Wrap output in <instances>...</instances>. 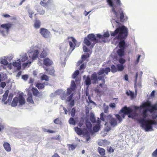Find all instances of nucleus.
Returning <instances> with one entry per match:
<instances>
[{
    "instance_id": "f257e3e1",
    "label": "nucleus",
    "mask_w": 157,
    "mask_h": 157,
    "mask_svg": "<svg viewBox=\"0 0 157 157\" xmlns=\"http://www.w3.org/2000/svg\"><path fill=\"white\" fill-rule=\"evenodd\" d=\"M118 33V35L116 36V38L120 40L118 46L121 48L125 49L126 47V44L124 40L125 39L128 35V29L124 26L119 27L117 28L113 32H111V36H114Z\"/></svg>"
},
{
    "instance_id": "f03ea898",
    "label": "nucleus",
    "mask_w": 157,
    "mask_h": 157,
    "mask_svg": "<svg viewBox=\"0 0 157 157\" xmlns=\"http://www.w3.org/2000/svg\"><path fill=\"white\" fill-rule=\"evenodd\" d=\"M111 69L109 67H107L105 69L101 68L98 72V74L99 76L98 77L97 75L95 72L92 74L91 76V79L93 81V83H95L97 82L98 80H102V82L104 83L105 80L104 78H106L105 77V75H108V73L110 72Z\"/></svg>"
},
{
    "instance_id": "7ed1b4c3",
    "label": "nucleus",
    "mask_w": 157,
    "mask_h": 157,
    "mask_svg": "<svg viewBox=\"0 0 157 157\" xmlns=\"http://www.w3.org/2000/svg\"><path fill=\"white\" fill-rule=\"evenodd\" d=\"M139 122L142 124V127L146 131H148L152 129V125L156 124V122L154 120L149 119L146 120L144 118L140 119Z\"/></svg>"
},
{
    "instance_id": "20e7f679",
    "label": "nucleus",
    "mask_w": 157,
    "mask_h": 157,
    "mask_svg": "<svg viewBox=\"0 0 157 157\" xmlns=\"http://www.w3.org/2000/svg\"><path fill=\"white\" fill-rule=\"evenodd\" d=\"M104 117L107 121H105V125L107 124L108 122H109L111 125L113 127H114L117 124L116 119L113 117L111 115H109L106 116H105Z\"/></svg>"
},
{
    "instance_id": "39448f33",
    "label": "nucleus",
    "mask_w": 157,
    "mask_h": 157,
    "mask_svg": "<svg viewBox=\"0 0 157 157\" xmlns=\"http://www.w3.org/2000/svg\"><path fill=\"white\" fill-rule=\"evenodd\" d=\"M121 112L124 113L121 115L122 118H124L125 114H130L132 112V109L129 107H127L126 106H124L122 108Z\"/></svg>"
},
{
    "instance_id": "423d86ee",
    "label": "nucleus",
    "mask_w": 157,
    "mask_h": 157,
    "mask_svg": "<svg viewBox=\"0 0 157 157\" xmlns=\"http://www.w3.org/2000/svg\"><path fill=\"white\" fill-rule=\"evenodd\" d=\"M40 33L42 36L46 38L49 37L50 34V33L47 29L43 28L40 29Z\"/></svg>"
},
{
    "instance_id": "0eeeda50",
    "label": "nucleus",
    "mask_w": 157,
    "mask_h": 157,
    "mask_svg": "<svg viewBox=\"0 0 157 157\" xmlns=\"http://www.w3.org/2000/svg\"><path fill=\"white\" fill-rule=\"evenodd\" d=\"M39 51L37 50H35L33 51L30 52L29 54V57L31 58L32 60H34L38 57Z\"/></svg>"
},
{
    "instance_id": "6e6552de",
    "label": "nucleus",
    "mask_w": 157,
    "mask_h": 157,
    "mask_svg": "<svg viewBox=\"0 0 157 157\" xmlns=\"http://www.w3.org/2000/svg\"><path fill=\"white\" fill-rule=\"evenodd\" d=\"M68 39H71V41H69V44L71 48H72V50L75 48V46L76 45V43L77 42L76 40L72 37H69Z\"/></svg>"
},
{
    "instance_id": "1a4fd4ad",
    "label": "nucleus",
    "mask_w": 157,
    "mask_h": 157,
    "mask_svg": "<svg viewBox=\"0 0 157 157\" xmlns=\"http://www.w3.org/2000/svg\"><path fill=\"white\" fill-rule=\"evenodd\" d=\"M13 24L12 23H6L1 25L0 26V28H2L6 29V31L8 32L10 29H11L13 26Z\"/></svg>"
},
{
    "instance_id": "9d476101",
    "label": "nucleus",
    "mask_w": 157,
    "mask_h": 157,
    "mask_svg": "<svg viewBox=\"0 0 157 157\" xmlns=\"http://www.w3.org/2000/svg\"><path fill=\"white\" fill-rule=\"evenodd\" d=\"M42 51L40 55V58H45L47 55V52L49 51L48 48L45 47L42 48Z\"/></svg>"
},
{
    "instance_id": "9b49d317",
    "label": "nucleus",
    "mask_w": 157,
    "mask_h": 157,
    "mask_svg": "<svg viewBox=\"0 0 157 157\" xmlns=\"http://www.w3.org/2000/svg\"><path fill=\"white\" fill-rule=\"evenodd\" d=\"M43 62L44 64L47 66H51L53 63L52 61L48 58H44Z\"/></svg>"
},
{
    "instance_id": "f8f14e48",
    "label": "nucleus",
    "mask_w": 157,
    "mask_h": 157,
    "mask_svg": "<svg viewBox=\"0 0 157 157\" xmlns=\"http://www.w3.org/2000/svg\"><path fill=\"white\" fill-rule=\"evenodd\" d=\"M107 2L109 6L112 7V11L113 12L114 15L117 17V13L115 10V8H114V4L113 3L112 0H107Z\"/></svg>"
},
{
    "instance_id": "ddd939ff",
    "label": "nucleus",
    "mask_w": 157,
    "mask_h": 157,
    "mask_svg": "<svg viewBox=\"0 0 157 157\" xmlns=\"http://www.w3.org/2000/svg\"><path fill=\"white\" fill-rule=\"evenodd\" d=\"M110 142L106 140H100L98 142V144L99 146H105L109 144Z\"/></svg>"
},
{
    "instance_id": "4468645a",
    "label": "nucleus",
    "mask_w": 157,
    "mask_h": 157,
    "mask_svg": "<svg viewBox=\"0 0 157 157\" xmlns=\"http://www.w3.org/2000/svg\"><path fill=\"white\" fill-rule=\"evenodd\" d=\"M87 38L91 41H95L94 43L98 42V40L97 39L95 35L93 34H89L87 36Z\"/></svg>"
},
{
    "instance_id": "2eb2a0df",
    "label": "nucleus",
    "mask_w": 157,
    "mask_h": 157,
    "mask_svg": "<svg viewBox=\"0 0 157 157\" xmlns=\"http://www.w3.org/2000/svg\"><path fill=\"white\" fill-rule=\"evenodd\" d=\"M9 93V91L8 90H6L3 95V98L2 99V101L4 102L5 104H6L8 103L7 100L6 101V100L7 99Z\"/></svg>"
},
{
    "instance_id": "dca6fc26",
    "label": "nucleus",
    "mask_w": 157,
    "mask_h": 157,
    "mask_svg": "<svg viewBox=\"0 0 157 157\" xmlns=\"http://www.w3.org/2000/svg\"><path fill=\"white\" fill-rule=\"evenodd\" d=\"M116 10L118 9V10L117 11L118 12L120 13V21L121 22H123L124 21V14L121 8H120V7L119 8V7H117V9H116Z\"/></svg>"
},
{
    "instance_id": "f3484780",
    "label": "nucleus",
    "mask_w": 157,
    "mask_h": 157,
    "mask_svg": "<svg viewBox=\"0 0 157 157\" xmlns=\"http://www.w3.org/2000/svg\"><path fill=\"white\" fill-rule=\"evenodd\" d=\"M109 36V34L108 32L105 33L103 35H101L99 34H97V37H99L100 39H101L102 40L105 38H107Z\"/></svg>"
},
{
    "instance_id": "a211bd4d",
    "label": "nucleus",
    "mask_w": 157,
    "mask_h": 157,
    "mask_svg": "<svg viewBox=\"0 0 157 157\" xmlns=\"http://www.w3.org/2000/svg\"><path fill=\"white\" fill-rule=\"evenodd\" d=\"M31 90L33 95L36 97H39L41 95V94L40 93L37 89L35 88H32Z\"/></svg>"
},
{
    "instance_id": "6ab92c4d",
    "label": "nucleus",
    "mask_w": 157,
    "mask_h": 157,
    "mask_svg": "<svg viewBox=\"0 0 157 157\" xmlns=\"http://www.w3.org/2000/svg\"><path fill=\"white\" fill-rule=\"evenodd\" d=\"M84 43L88 46L90 45V48H92L94 47V44H91L90 41L88 39V38H85L84 40Z\"/></svg>"
},
{
    "instance_id": "aec40b11",
    "label": "nucleus",
    "mask_w": 157,
    "mask_h": 157,
    "mask_svg": "<svg viewBox=\"0 0 157 157\" xmlns=\"http://www.w3.org/2000/svg\"><path fill=\"white\" fill-rule=\"evenodd\" d=\"M19 105H22L25 103V100L24 98L21 95H19L18 98Z\"/></svg>"
},
{
    "instance_id": "412c9836",
    "label": "nucleus",
    "mask_w": 157,
    "mask_h": 157,
    "mask_svg": "<svg viewBox=\"0 0 157 157\" xmlns=\"http://www.w3.org/2000/svg\"><path fill=\"white\" fill-rule=\"evenodd\" d=\"M90 56L89 54L88 53H86V55L83 54L82 56V60L81 61H79L78 62V63L80 65L84 61L86 60Z\"/></svg>"
},
{
    "instance_id": "4be33fe9",
    "label": "nucleus",
    "mask_w": 157,
    "mask_h": 157,
    "mask_svg": "<svg viewBox=\"0 0 157 157\" xmlns=\"http://www.w3.org/2000/svg\"><path fill=\"white\" fill-rule=\"evenodd\" d=\"M114 2L115 5H114V8L117 9V7L120 8L121 6L122 3L121 2L120 0H113Z\"/></svg>"
},
{
    "instance_id": "5701e85b",
    "label": "nucleus",
    "mask_w": 157,
    "mask_h": 157,
    "mask_svg": "<svg viewBox=\"0 0 157 157\" xmlns=\"http://www.w3.org/2000/svg\"><path fill=\"white\" fill-rule=\"evenodd\" d=\"M98 151L101 156H104L105 154V150L101 147H98Z\"/></svg>"
},
{
    "instance_id": "b1692460",
    "label": "nucleus",
    "mask_w": 157,
    "mask_h": 157,
    "mask_svg": "<svg viewBox=\"0 0 157 157\" xmlns=\"http://www.w3.org/2000/svg\"><path fill=\"white\" fill-rule=\"evenodd\" d=\"M28 97L27 99V101L29 103L34 104V101L33 99V96L31 93L28 94Z\"/></svg>"
},
{
    "instance_id": "393cba45",
    "label": "nucleus",
    "mask_w": 157,
    "mask_h": 157,
    "mask_svg": "<svg viewBox=\"0 0 157 157\" xmlns=\"http://www.w3.org/2000/svg\"><path fill=\"white\" fill-rule=\"evenodd\" d=\"M3 146L5 149L7 151H10L11 150L10 145L7 142H5L3 144Z\"/></svg>"
},
{
    "instance_id": "a878e982",
    "label": "nucleus",
    "mask_w": 157,
    "mask_h": 157,
    "mask_svg": "<svg viewBox=\"0 0 157 157\" xmlns=\"http://www.w3.org/2000/svg\"><path fill=\"white\" fill-rule=\"evenodd\" d=\"M49 3V0H43L40 1V4L42 6L45 7L48 6Z\"/></svg>"
},
{
    "instance_id": "bb28decb",
    "label": "nucleus",
    "mask_w": 157,
    "mask_h": 157,
    "mask_svg": "<svg viewBox=\"0 0 157 157\" xmlns=\"http://www.w3.org/2000/svg\"><path fill=\"white\" fill-rule=\"evenodd\" d=\"M13 65L14 67H17V69L19 70L21 69V65L20 62H17L16 61L14 62L13 63Z\"/></svg>"
},
{
    "instance_id": "cd10ccee",
    "label": "nucleus",
    "mask_w": 157,
    "mask_h": 157,
    "mask_svg": "<svg viewBox=\"0 0 157 157\" xmlns=\"http://www.w3.org/2000/svg\"><path fill=\"white\" fill-rule=\"evenodd\" d=\"M18 101V97H14L11 103V105L13 107L16 106L17 104V103Z\"/></svg>"
},
{
    "instance_id": "c85d7f7f",
    "label": "nucleus",
    "mask_w": 157,
    "mask_h": 157,
    "mask_svg": "<svg viewBox=\"0 0 157 157\" xmlns=\"http://www.w3.org/2000/svg\"><path fill=\"white\" fill-rule=\"evenodd\" d=\"M41 25V22L39 20H36L34 24V27L36 29H39Z\"/></svg>"
},
{
    "instance_id": "c756f323",
    "label": "nucleus",
    "mask_w": 157,
    "mask_h": 157,
    "mask_svg": "<svg viewBox=\"0 0 157 157\" xmlns=\"http://www.w3.org/2000/svg\"><path fill=\"white\" fill-rule=\"evenodd\" d=\"M84 136H86L87 137H90V132L86 128H83L82 129V134Z\"/></svg>"
},
{
    "instance_id": "7c9ffc66",
    "label": "nucleus",
    "mask_w": 157,
    "mask_h": 157,
    "mask_svg": "<svg viewBox=\"0 0 157 157\" xmlns=\"http://www.w3.org/2000/svg\"><path fill=\"white\" fill-rule=\"evenodd\" d=\"M124 49L120 48L118 50L117 53L118 55L120 57H122L124 55Z\"/></svg>"
},
{
    "instance_id": "2f4dec72",
    "label": "nucleus",
    "mask_w": 157,
    "mask_h": 157,
    "mask_svg": "<svg viewBox=\"0 0 157 157\" xmlns=\"http://www.w3.org/2000/svg\"><path fill=\"white\" fill-rule=\"evenodd\" d=\"M95 92L97 93V94L100 96L103 93V91L101 90L100 89V88L98 87L96 88Z\"/></svg>"
},
{
    "instance_id": "473e14b6",
    "label": "nucleus",
    "mask_w": 157,
    "mask_h": 157,
    "mask_svg": "<svg viewBox=\"0 0 157 157\" xmlns=\"http://www.w3.org/2000/svg\"><path fill=\"white\" fill-rule=\"evenodd\" d=\"M35 86L39 90H41L44 88V84L42 83H37L36 84Z\"/></svg>"
},
{
    "instance_id": "72a5a7b5",
    "label": "nucleus",
    "mask_w": 157,
    "mask_h": 157,
    "mask_svg": "<svg viewBox=\"0 0 157 157\" xmlns=\"http://www.w3.org/2000/svg\"><path fill=\"white\" fill-rule=\"evenodd\" d=\"M77 144L74 145L73 144H68V148L69 150H73L77 146Z\"/></svg>"
},
{
    "instance_id": "f704fd0d",
    "label": "nucleus",
    "mask_w": 157,
    "mask_h": 157,
    "mask_svg": "<svg viewBox=\"0 0 157 157\" xmlns=\"http://www.w3.org/2000/svg\"><path fill=\"white\" fill-rule=\"evenodd\" d=\"M75 130L78 135H82V130L81 129L78 128V127H76L75 128Z\"/></svg>"
},
{
    "instance_id": "c9c22d12",
    "label": "nucleus",
    "mask_w": 157,
    "mask_h": 157,
    "mask_svg": "<svg viewBox=\"0 0 157 157\" xmlns=\"http://www.w3.org/2000/svg\"><path fill=\"white\" fill-rule=\"evenodd\" d=\"M100 128V125L96 124L93 127V129L94 131L95 132H98Z\"/></svg>"
},
{
    "instance_id": "e433bc0d",
    "label": "nucleus",
    "mask_w": 157,
    "mask_h": 157,
    "mask_svg": "<svg viewBox=\"0 0 157 157\" xmlns=\"http://www.w3.org/2000/svg\"><path fill=\"white\" fill-rule=\"evenodd\" d=\"M90 120L91 122L94 123L95 122L96 120L95 116L93 113H91L90 115Z\"/></svg>"
},
{
    "instance_id": "4c0bfd02",
    "label": "nucleus",
    "mask_w": 157,
    "mask_h": 157,
    "mask_svg": "<svg viewBox=\"0 0 157 157\" xmlns=\"http://www.w3.org/2000/svg\"><path fill=\"white\" fill-rule=\"evenodd\" d=\"M117 71H122L124 69V67L122 64H118L117 65Z\"/></svg>"
},
{
    "instance_id": "58836bf2",
    "label": "nucleus",
    "mask_w": 157,
    "mask_h": 157,
    "mask_svg": "<svg viewBox=\"0 0 157 157\" xmlns=\"http://www.w3.org/2000/svg\"><path fill=\"white\" fill-rule=\"evenodd\" d=\"M126 94L128 96H130L132 98H133L134 97V93L130 90L127 91Z\"/></svg>"
},
{
    "instance_id": "ea45409f",
    "label": "nucleus",
    "mask_w": 157,
    "mask_h": 157,
    "mask_svg": "<svg viewBox=\"0 0 157 157\" xmlns=\"http://www.w3.org/2000/svg\"><path fill=\"white\" fill-rule=\"evenodd\" d=\"M151 103L150 102H147L143 104L140 107L142 108H144L147 107H149L151 106Z\"/></svg>"
},
{
    "instance_id": "a19ab883",
    "label": "nucleus",
    "mask_w": 157,
    "mask_h": 157,
    "mask_svg": "<svg viewBox=\"0 0 157 157\" xmlns=\"http://www.w3.org/2000/svg\"><path fill=\"white\" fill-rule=\"evenodd\" d=\"M111 71L113 73H115L117 71V67L114 65H112L111 66Z\"/></svg>"
},
{
    "instance_id": "79ce46f5",
    "label": "nucleus",
    "mask_w": 157,
    "mask_h": 157,
    "mask_svg": "<svg viewBox=\"0 0 157 157\" xmlns=\"http://www.w3.org/2000/svg\"><path fill=\"white\" fill-rule=\"evenodd\" d=\"M85 82L86 85L87 86H89L91 84V82L89 76H88L87 77L85 80Z\"/></svg>"
},
{
    "instance_id": "37998d69",
    "label": "nucleus",
    "mask_w": 157,
    "mask_h": 157,
    "mask_svg": "<svg viewBox=\"0 0 157 157\" xmlns=\"http://www.w3.org/2000/svg\"><path fill=\"white\" fill-rule=\"evenodd\" d=\"M46 70L48 72V74L51 75H54L55 71L54 69H52L49 70L48 69H46Z\"/></svg>"
},
{
    "instance_id": "c03bdc74",
    "label": "nucleus",
    "mask_w": 157,
    "mask_h": 157,
    "mask_svg": "<svg viewBox=\"0 0 157 157\" xmlns=\"http://www.w3.org/2000/svg\"><path fill=\"white\" fill-rule=\"evenodd\" d=\"M76 87V86L75 84V81L72 80L71 82V87L70 88L72 89V90H74Z\"/></svg>"
},
{
    "instance_id": "a18cd8bd",
    "label": "nucleus",
    "mask_w": 157,
    "mask_h": 157,
    "mask_svg": "<svg viewBox=\"0 0 157 157\" xmlns=\"http://www.w3.org/2000/svg\"><path fill=\"white\" fill-rule=\"evenodd\" d=\"M147 109H144L142 114V115L143 117V118H144L145 119L147 117Z\"/></svg>"
},
{
    "instance_id": "49530a36",
    "label": "nucleus",
    "mask_w": 157,
    "mask_h": 157,
    "mask_svg": "<svg viewBox=\"0 0 157 157\" xmlns=\"http://www.w3.org/2000/svg\"><path fill=\"white\" fill-rule=\"evenodd\" d=\"M41 79L42 80H45L46 81H48L49 77L46 75H44L41 76Z\"/></svg>"
},
{
    "instance_id": "de8ad7c7",
    "label": "nucleus",
    "mask_w": 157,
    "mask_h": 157,
    "mask_svg": "<svg viewBox=\"0 0 157 157\" xmlns=\"http://www.w3.org/2000/svg\"><path fill=\"white\" fill-rule=\"evenodd\" d=\"M79 71L78 70H76L72 75V78H75L79 74Z\"/></svg>"
},
{
    "instance_id": "09e8293b",
    "label": "nucleus",
    "mask_w": 157,
    "mask_h": 157,
    "mask_svg": "<svg viewBox=\"0 0 157 157\" xmlns=\"http://www.w3.org/2000/svg\"><path fill=\"white\" fill-rule=\"evenodd\" d=\"M13 96V95L12 93H10L8 97V98L7 100V101H8V103L10 102Z\"/></svg>"
},
{
    "instance_id": "8fccbe9b",
    "label": "nucleus",
    "mask_w": 157,
    "mask_h": 157,
    "mask_svg": "<svg viewBox=\"0 0 157 157\" xmlns=\"http://www.w3.org/2000/svg\"><path fill=\"white\" fill-rule=\"evenodd\" d=\"M1 63L5 65H7L8 63V61L5 59H2L1 61Z\"/></svg>"
},
{
    "instance_id": "3c124183",
    "label": "nucleus",
    "mask_w": 157,
    "mask_h": 157,
    "mask_svg": "<svg viewBox=\"0 0 157 157\" xmlns=\"http://www.w3.org/2000/svg\"><path fill=\"white\" fill-rule=\"evenodd\" d=\"M54 122L56 124H60L61 123V121L60 120L59 118H58L54 120Z\"/></svg>"
},
{
    "instance_id": "603ef678",
    "label": "nucleus",
    "mask_w": 157,
    "mask_h": 157,
    "mask_svg": "<svg viewBox=\"0 0 157 157\" xmlns=\"http://www.w3.org/2000/svg\"><path fill=\"white\" fill-rule=\"evenodd\" d=\"M69 123L70 124L75 125V121L73 118H71L69 120Z\"/></svg>"
},
{
    "instance_id": "864d4df0",
    "label": "nucleus",
    "mask_w": 157,
    "mask_h": 157,
    "mask_svg": "<svg viewBox=\"0 0 157 157\" xmlns=\"http://www.w3.org/2000/svg\"><path fill=\"white\" fill-rule=\"evenodd\" d=\"M116 117L117 119L119 121V122H120L122 121V116H121L119 114H117L116 115Z\"/></svg>"
},
{
    "instance_id": "5fc2aeb1",
    "label": "nucleus",
    "mask_w": 157,
    "mask_h": 157,
    "mask_svg": "<svg viewBox=\"0 0 157 157\" xmlns=\"http://www.w3.org/2000/svg\"><path fill=\"white\" fill-rule=\"evenodd\" d=\"M74 90H72V89L71 88H68L67 89V95H71V93L72 92V91H74Z\"/></svg>"
},
{
    "instance_id": "6e6d98bb",
    "label": "nucleus",
    "mask_w": 157,
    "mask_h": 157,
    "mask_svg": "<svg viewBox=\"0 0 157 157\" xmlns=\"http://www.w3.org/2000/svg\"><path fill=\"white\" fill-rule=\"evenodd\" d=\"M125 59L122 58H120L119 59V62L121 63V64H122L124 63L125 62Z\"/></svg>"
},
{
    "instance_id": "4d7b16f0",
    "label": "nucleus",
    "mask_w": 157,
    "mask_h": 157,
    "mask_svg": "<svg viewBox=\"0 0 157 157\" xmlns=\"http://www.w3.org/2000/svg\"><path fill=\"white\" fill-rule=\"evenodd\" d=\"M151 155L152 157H157V148L153 151Z\"/></svg>"
},
{
    "instance_id": "13d9d810",
    "label": "nucleus",
    "mask_w": 157,
    "mask_h": 157,
    "mask_svg": "<svg viewBox=\"0 0 157 157\" xmlns=\"http://www.w3.org/2000/svg\"><path fill=\"white\" fill-rule=\"evenodd\" d=\"M73 97V94H71V95L67 97V101L68 102L71 101Z\"/></svg>"
},
{
    "instance_id": "bf43d9fd",
    "label": "nucleus",
    "mask_w": 157,
    "mask_h": 157,
    "mask_svg": "<svg viewBox=\"0 0 157 157\" xmlns=\"http://www.w3.org/2000/svg\"><path fill=\"white\" fill-rule=\"evenodd\" d=\"M75 110L74 108H73L71 110V115L72 117H73L75 115Z\"/></svg>"
},
{
    "instance_id": "052dcab7",
    "label": "nucleus",
    "mask_w": 157,
    "mask_h": 157,
    "mask_svg": "<svg viewBox=\"0 0 157 157\" xmlns=\"http://www.w3.org/2000/svg\"><path fill=\"white\" fill-rule=\"evenodd\" d=\"M107 150L110 153L113 152L114 151V149H112L111 147H108Z\"/></svg>"
},
{
    "instance_id": "680f3d73",
    "label": "nucleus",
    "mask_w": 157,
    "mask_h": 157,
    "mask_svg": "<svg viewBox=\"0 0 157 157\" xmlns=\"http://www.w3.org/2000/svg\"><path fill=\"white\" fill-rule=\"evenodd\" d=\"M28 59V57L26 55H24L22 56L21 59L22 62H24Z\"/></svg>"
},
{
    "instance_id": "e2e57ef3",
    "label": "nucleus",
    "mask_w": 157,
    "mask_h": 157,
    "mask_svg": "<svg viewBox=\"0 0 157 157\" xmlns=\"http://www.w3.org/2000/svg\"><path fill=\"white\" fill-rule=\"evenodd\" d=\"M83 49L84 52H88L89 51L87 47L85 45L83 46Z\"/></svg>"
},
{
    "instance_id": "0e129e2a",
    "label": "nucleus",
    "mask_w": 157,
    "mask_h": 157,
    "mask_svg": "<svg viewBox=\"0 0 157 157\" xmlns=\"http://www.w3.org/2000/svg\"><path fill=\"white\" fill-rule=\"evenodd\" d=\"M28 78V76L27 75H24L22 76V78L24 80H26Z\"/></svg>"
},
{
    "instance_id": "69168bd1",
    "label": "nucleus",
    "mask_w": 157,
    "mask_h": 157,
    "mask_svg": "<svg viewBox=\"0 0 157 157\" xmlns=\"http://www.w3.org/2000/svg\"><path fill=\"white\" fill-rule=\"evenodd\" d=\"M104 114L103 113H101L100 114V119L102 121H105V118L104 117Z\"/></svg>"
},
{
    "instance_id": "338daca9",
    "label": "nucleus",
    "mask_w": 157,
    "mask_h": 157,
    "mask_svg": "<svg viewBox=\"0 0 157 157\" xmlns=\"http://www.w3.org/2000/svg\"><path fill=\"white\" fill-rule=\"evenodd\" d=\"M44 131L45 132H46L48 133H54L55 132V131L53 130H47L46 129H44Z\"/></svg>"
},
{
    "instance_id": "774afa93",
    "label": "nucleus",
    "mask_w": 157,
    "mask_h": 157,
    "mask_svg": "<svg viewBox=\"0 0 157 157\" xmlns=\"http://www.w3.org/2000/svg\"><path fill=\"white\" fill-rule=\"evenodd\" d=\"M6 83L5 82H2L1 83V86L2 88H4L6 86Z\"/></svg>"
}]
</instances>
